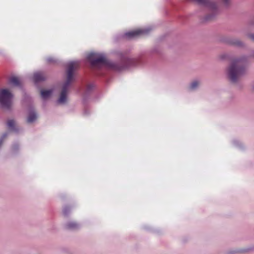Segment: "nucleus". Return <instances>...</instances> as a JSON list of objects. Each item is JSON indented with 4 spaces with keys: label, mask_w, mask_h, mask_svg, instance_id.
<instances>
[{
    "label": "nucleus",
    "mask_w": 254,
    "mask_h": 254,
    "mask_svg": "<svg viewBox=\"0 0 254 254\" xmlns=\"http://www.w3.org/2000/svg\"><path fill=\"white\" fill-rule=\"evenodd\" d=\"M92 66L94 67L105 66L116 70H120L122 68L116 63H107L103 54L91 53L87 57Z\"/></svg>",
    "instance_id": "nucleus-3"
},
{
    "label": "nucleus",
    "mask_w": 254,
    "mask_h": 254,
    "mask_svg": "<svg viewBox=\"0 0 254 254\" xmlns=\"http://www.w3.org/2000/svg\"><path fill=\"white\" fill-rule=\"evenodd\" d=\"M128 62L130 64H134L136 63V60L134 59H129Z\"/></svg>",
    "instance_id": "nucleus-15"
},
{
    "label": "nucleus",
    "mask_w": 254,
    "mask_h": 254,
    "mask_svg": "<svg viewBox=\"0 0 254 254\" xmlns=\"http://www.w3.org/2000/svg\"><path fill=\"white\" fill-rule=\"evenodd\" d=\"M9 82L11 84L16 86H19L20 84L19 79L15 76L11 77L9 80Z\"/></svg>",
    "instance_id": "nucleus-10"
},
{
    "label": "nucleus",
    "mask_w": 254,
    "mask_h": 254,
    "mask_svg": "<svg viewBox=\"0 0 254 254\" xmlns=\"http://www.w3.org/2000/svg\"><path fill=\"white\" fill-rule=\"evenodd\" d=\"M233 143H234V144L236 146H237V145L241 146V145H242L241 143L239 141H238V140H234Z\"/></svg>",
    "instance_id": "nucleus-16"
},
{
    "label": "nucleus",
    "mask_w": 254,
    "mask_h": 254,
    "mask_svg": "<svg viewBox=\"0 0 254 254\" xmlns=\"http://www.w3.org/2000/svg\"><path fill=\"white\" fill-rule=\"evenodd\" d=\"M68 209L67 208H64L63 210V213L64 215H67Z\"/></svg>",
    "instance_id": "nucleus-18"
},
{
    "label": "nucleus",
    "mask_w": 254,
    "mask_h": 254,
    "mask_svg": "<svg viewBox=\"0 0 254 254\" xmlns=\"http://www.w3.org/2000/svg\"><path fill=\"white\" fill-rule=\"evenodd\" d=\"M233 44L234 45H235L238 46H242L243 45V43L241 41H240L239 40H238V39L235 40L233 41Z\"/></svg>",
    "instance_id": "nucleus-13"
},
{
    "label": "nucleus",
    "mask_w": 254,
    "mask_h": 254,
    "mask_svg": "<svg viewBox=\"0 0 254 254\" xmlns=\"http://www.w3.org/2000/svg\"><path fill=\"white\" fill-rule=\"evenodd\" d=\"M77 62H71L67 64L66 79L62 86L60 97L57 103L60 105L65 104L68 99V91L71 83L74 80V71L78 66Z\"/></svg>",
    "instance_id": "nucleus-1"
},
{
    "label": "nucleus",
    "mask_w": 254,
    "mask_h": 254,
    "mask_svg": "<svg viewBox=\"0 0 254 254\" xmlns=\"http://www.w3.org/2000/svg\"><path fill=\"white\" fill-rule=\"evenodd\" d=\"M200 81L197 80H193L189 86V89L190 90H194L196 89L200 84Z\"/></svg>",
    "instance_id": "nucleus-11"
},
{
    "label": "nucleus",
    "mask_w": 254,
    "mask_h": 254,
    "mask_svg": "<svg viewBox=\"0 0 254 254\" xmlns=\"http://www.w3.org/2000/svg\"><path fill=\"white\" fill-rule=\"evenodd\" d=\"M65 227L67 229L74 230L78 229L80 227V225L75 222L71 221L66 224Z\"/></svg>",
    "instance_id": "nucleus-8"
},
{
    "label": "nucleus",
    "mask_w": 254,
    "mask_h": 254,
    "mask_svg": "<svg viewBox=\"0 0 254 254\" xmlns=\"http://www.w3.org/2000/svg\"><path fill=\"white\" fill-rule=\"evenodd\" d=\"M13 95L7 89H0V107L8 109L12 105Z\"/></svg>",
    "instance_id": "nucleus-4"
},
{
    "label": "nucleus",
    "mask_w": 254,
    "mask_h": 254,
    "mask_svg": "<svg viewBox=\"0 0 254 254\" xmlns=\"http://www.w3.org/2000/svg\"><path fill=\"white\" fill-rule=\"evenodd\" d=\"M47 61L49 63H54V62H56V59H55L54 58H53L52 57H49L47 58Z\"/></svg>",
    "instance_id": "nucleus-14"
},
{
    "label": "nucleus",
    "mask_w": 254,
    "mask_h": 254,
    "mask_svg": "<svg viewBox=\"0 0 254 254\" xmlns=\"http://www.w3.org/2000/svg\"><path fill=\"white\" fill-rule=\"evenodd\" d=\"M246 67L242 59L233 60L227 68L226 74L232 82H236L246 72Z\"/></svg>",
    "instance_id": "nucleus-2"
},
{
    "label": "nucleus",
    "mask_w": 254,
    "mask_h": 254,
    "mask_svg": "<svg viewBox=\"0 0 254 254\" xmlns=\"http://www.w3.org/2000/svg\"><path fill=\"white\" fill-rule=\"evenodd\" d=\"M249 37L254 41V34H251L249 35Z\"/></svg>",
    "instance_id": "nucleus-19"
},
{
    "label": "nucleus",
    "mask_w": 254,
    "mask_h": 254,
    "mask_svg": "<svg viewBox=\"0 0 254 254\" xmlns=\"http://www.w3.org/2000/svg\"><path fill=\"white\" fill-rule=\"evenodd\" d=\"M37 119V115L34 110H31L29 111L28 116L27 119V122L28 123H32Z\"/></svg>",
    "instance_id": "nucleus-6"
},
{
    "label": "nucleus",
    "mask_w": 254,
    "mask_h": 254,
    "mask_svg": "<svg viewBox=\"0 0 254 254\" xmlns=\"http://www.w3.org/2000/svg\"><path fill=\"white\" fill-rule=\"evenodd\" d=\"M150 30L151 29L149 28L137 29L125 33L124 35V37L127 39H133L140 35H143L148 34Z\"/></svg>",
    "instance_id": "nucleus-5"
},
{
    "label": "nucleus",
    "mask_w": 254,
    "mask_h": 254,
    "mask_svg": "<svg viewBox=\"0 0 254 254\" xmlns=\"http://www.w3.org/2000/svg\"><path fill=\"white\" fill-rule=\"evenodd\" d=\"M46 77L42 72H36L33 76V80L35 83H38L46 79Z\"/></svg>",
    "instance_id": "nucleus-7"
},
{
    "label": "nucleus",
    "mask_w": 254,
    "mask_h": 254,
    "mask_svg": "<svg viewBox=\"0 0 254 254\" xmlns=\"http://www.w3.org/2000/svg\"><path fill=\"white\" fill-rule=\"evenodd\" d=\"M7 126L10 129L15 131H17V129L15 128V122L13 120L8 121Z\"/></svg>",
    "instance_id": "nucleus-12"
},
{
    "label": "nucleus",
    "mask_w": 254,
    "mask_h": 254,
    "mask_svg": "<svg viewBox=\"0 0 254 254\" xmlns=\"http://www.w3.org/2000/svg\"><path fill=\"white\" fill-rule=\"evenodd\" d=\"M247 251V250H240L239 252H240V253H243V252H245Z\"/></svg>",
    "instance_id": "nucleus-20"
},
{
    "label": "nucleus",
    "mask_w": 254,
    "mask_h": 254,
    "mask_svg": "<svg viewBox=\"0 0 254 254\" xmlns=\"http://www.w3.org/2000/svg\"><path fill=\"white\" fill-rule=\"evenodd\" d=\"M94 87V85L92 84H89L88 86H87V90H91Z\"/></svg>",
    "instance_id": "nucleus-17"
},
{
    "label": "nucleus",
    "mask_w": 254,
    "mask_h": 254,
    "mask_svg": "<svg viewBox=\"0 0 254 254\" xmlns=\"http://www.w3.org/2000/svg\"><path fill=\"white\" fill-rule=\"evenodd\" d=\"M53 92V90H43L41 91V95L43 99H46L50 97Z\"/></svg>",
    "instance_id": "nucleus-9"
},
{
    "label": "nucleus",
    "mask_w": 254,
    "mask_h": 254,
    "mask_svg": "<svg viewBox=\"0 0 254 254\" xmlns=\"http://www.w3.org/2000/svg\"><path fill=\"white\" fill-rule=\"evenodd\" d=\"M223 0L226 4H227L228 3V0Z\"/></svg>",
    "instance_id": "nucleus-21"
}]
</instances>
